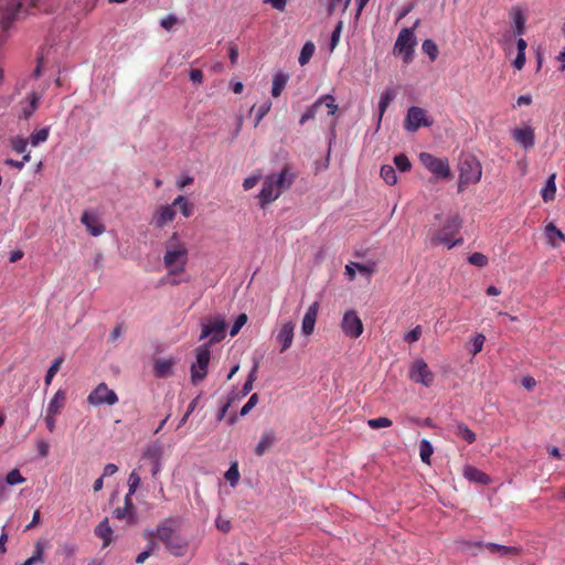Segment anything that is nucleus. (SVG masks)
<instances>
[{
	"label": "nucleus",
	"instance_id": "nucleus-53",
	"mask_svg": "<svg viewBox=\"0 0 565 565\" xmlns=\"http://www.w3.org/2000/svg\"><path fill=\"white\" fill-rule=\"evenodd\" d=\"M355 269H358L363 275L370 276L373 273H375V263H371V264L355 263Z\"/></svg>",
	"mask_w": 565,
	"mask_h": 565
},
{
	"label": "nucleus",
	"instance_id": "nucleus-1",
	"mask_svg": "<svg viewBox=\"0 0 565 565\" xmlns=\"http://www.w3.org/2000/svg\"><path fill=\"white\" fill-rule=\"evenodd\" d=\"M295 180V174L288 166H285L279 173H273L265 178L259 192V205L265 207L279 198L281 192L289 189Z\"/></svg>",
	"mask_w": 565,
	"mask_h": 565
},
{
	"label": "nucleus",
	"instance_id": "nucleus-59",
	"mask_svg": "<svg viewBox=\"0 0 565 565\" xmlns=\"http://www.w3.org/2000/svg\"><path fill=\"white\" fill-rule=\"evenodd\" d=\"M36 448H38L39 455L42 458H45L49 455L50 446L45 440H39L36 443Z\"/></svg>",
	"mask_w": 565,
	"mask_h": 565
},
{
	"label": "nucleus",
	"instance_id": "nucleus-58",
	"mask_svg": "<svg viewBox=\"0 0 565 565\" xmlns=\"http://www.w3.org/2000/svg\"><path fill=\"white\" fill-rule=\"evenodd\" d=\"M56 416L57 415H53V414H50V413L46 412V415L44 417V422H45L46 428L49 429L50 433H53L55 430Z\"/></svg>",
	"mask_w": 565,
	"mask_h": 565
},
{
	"label": "nucleus",
	"instance_id": "nucleus-50",
	"mask_svg": "<svg viewBox=\"0 0 565 565\" xmlns=\"http://www.w3.org/2000/svg\"><path fill=\"white\" fill-rule=\"evenodd\" d=\"M422 335V327L416 326L414 329H412L409 332H407L404 335V341L408 343H414L419 340Z\"/></svg>",
	"mask_w": 565,
	"mask_h": 565
},
{
	"label": "nucleus",
	"instance_id": "nucleus-37",
	"mask_svg": "<svg viewBox=\"0 0 565 565\" xmlns=\"http://www.w3.org/2000/svg\"><path fill=\"white\" fill-rule=\"evenodd\" d=\"M63 361H64L63 358L58 356L52 362L51 366L49 367V370L45 374V379H44L46 386H49L51 384L53 377L60 371V369L63 364Z\"/></svg>",
	"mask_w": 565,
	"mask_h": 565
},
{
	"label": "nucleus",
	"instance_id": "nucleus-63",
	"mask_svg": "<svg viewBox=\"0 0 565 565\" xmlns=\"http://www.w3.org/2000/svg\"><path fill=\"white\" fill-rule=\"evenodd\" d=\"M525 64V53L524 52H518V55L513 62V65L516 70H522Z\"/></svg>",
	"mask_w": 565,
	"mask_h": 565
},
{
	"label": "nucleus",
	"instance_id": "nucleus-47",
	"mask_svg": "<svg viewBox=\"0 0 565 565\" xmlns=\"http://www.w3.org/2000/svg\"><path fill=\"white\" fill-rule=\"evenodd\" d=\"M7 482L11 486L23 483L25 481V478L21 475V472L18 469H12L9 471L6 478Z\"/></svg>",
	"mask_w": 565,
	"mask_h": 565
},
{
	"label": "nucleus",
	"instance_id": "nucleus-18",
	"mask_svg": "<svg viewBox=\"0 0 565 565\" xmlns=\"http://www.w3.org/2000/svg\"><path fill=\"white\" fill-rule=\"evenodd\" d=\"M319 308H320L319 302L315 301L313 303H311L309 306V308L307 309V311L302 318L301 332L307 337L311 335L315 330Z\"/></svg>",
	"mask_w": 565,
	"mask_h": 565
},
{
	"label": "nucleus",
	"instance_id": "nucleus-45",
	"mask_svg": "<svg viewBox=\"0 0 565 565\" xmlns=\"http://www.w3.org/2000/svg\"><path fill=\"white\" fill-rule=\"evenodd\" d=\"M28 139L15 137L11 139V147L12 150H14L17 153H24L26 152L28 148Z\"/></svg>",
	"mask_w": 565,
	"mask_h": 565
},
{
	"label": "nucleus",
	"instance_id": "nucleus-46",
	"mask_svg": "<svg viewBox=\"0 0 565 565\" xmlns=\"http://www.w3.org/2000/svg\"><path fill=\"white\" fill-rule=\"evenodd\" d=\"M484 341H486V337L482 333L475 334V337L471 340V342H472L471 354L472 355H476L479 352H481Z\"/></svg>",
	"mask_w": 565,
	"mask_h": 565
},
{
	"label": "nucleus",
	"instance_id": "nucleus-49",
	"mask_svg": "<svg viewBox=\"0 0 565 565\" xmlns=\"http://www.w3.org/2000/svg\"><path fill=\"white\" fill-rule=\"evenodd\" d=\"M469 263L471 265L478 266V267H484L488 264V258L486 255L481 253H473L468 258Z\"/></svg>",
	"mask_w": 565,
	"mask_h": 565
},
{
	"label": "nucleus",
	"instance_id": "nucleus-38",
	"mask_svg": "<svg viewBox=\"0 0 565 565\" xmlns=\"http://www.w3.org/2000/svg\"><path fill=\"white\" fill-rule=\"evenodd\" d=\"M422 50L429 56L430 61H435L439 54L437 44L430 39H427L423 42Z\"/></svg>",
	"mask_w": 565,
	"mask_h": 565
},
{
	"label": "nucleus",
	"instance_id": "nucleus-43",
	"mask_svg": "<svg viewBox=\"0 0 565 565\" xmlns=\"http://www.w3.org/2000/svg\"><path fill=\"white\" fill-rule=\"evenodd\" d=\"M394 163H395L396 168L402 172L409 171L412 168V163H411L409 159L404 153H399V154L395 156Z\"/></svg>",
	"mask_w": 565,
	"mask_h": 565
},
{
	"label": "nucleus",
	"instance_id": "nucleus-52",
	"mask_svg": "<svg viewBox=\"0 0 565 565\" xmlns=\"http://www.w3.org/2000/svg\"><path fill=\"white\" fill-rule=\"evenodd\" d=\"M257 403L258 395L254 393L253 395H250L248 402L241 408V416L247 415Z\"/></svg>",
	"mask_w": 565,
	"mask_h": 565
},
{
	"label": "nucleus",
	"instance_id": "nucleus-30",
	"mask_svg": "<svg viewBox=\"0 0 565 565\" xmlns=\"http://www.w3.org/2000/svg\"><path fill=\"white\" fill-rule=\"evenodd\" d=\"M455 434L468 444H473L476 441V434L463 423H458L456 425Z\"/></svg>",
	"mask_w": 565,
	"mask_h": 565
},
{
	"label": "nucleus",
	"instance_id": "nucleus-10",
	"mask_svg": "<svg viewBox=\"0 0 565 565\" xmlns=\"http://www.w3.org/2000/svg\"><path fill=\"white\" fill-rule=\"evenodd\" d=\"M419 161L428 171L439 179H448L451 177L447 158H437L430 153L423 152L419 154Z\"/></svg>",
	"mask_w": 565,
	"mask_h": 565
},
{
	"label": "nucleus",
	"instance_id": "nucleus-29",
	"mask_svg": "<svg viewBox=\"0 0 565 565\" xmlns=\"http://www.w3.org/2000/svg\"><path fill=\"white\" fill-rule=\"evenodd\" d=\"M396 97V94L394 89L387 88L384 90L381 95L380 103H379V122H381L382 117L384 116L387 107L390 106L391 102L394 100Z\"/></svg>",
	"mask_w": 565,
	"mask_h": 565
},
{
	"label": "nucleus",
	"instance_id": "nucleus-33",
	"mask_svg": "<svg viewBox=\"0 0 565 565\" xmlns=\"http://www.w3.org/2000/svg\"><path fill=\"white\" fill-rule=\"evenodd\" d=\"M34 547H35L34 554L31 557H29L23 563V565H36V564L44 563V558H43L44 546H43V544L41 542H36Z\"/></svg>",
	"mask_w": 565,
	"mask_h": 565
},
{
	"label": "nucleus",
	"instance_id": "nucleus-15",
	"mask_svg": "<svg viewBox=\"0 0 565 565\" xmlns=\"http://www.w3.org/2000/svg\"><path fill=\"white\" fill-rule=\"evenodd\" d=\"M341 328L345 335L350 338H359L363 332V323L354 310L344 313Z\"/></svg>",
	"mask_w": 565,
	"mask_h": 565
},
{
	"label": "nucleus",
	"instance_id": "nucleus-64",
	"mask_svg": "<svg viewBox=\"0 0 565 565\" xmlns=\"http://www.w3.org/2000/svg\"><path fill=\"white\" fill-rule=\"evenodd\" d=\"M521 383H522L523 387L529 390V391L533 390L535 387V385H536V381L532 376H524V377H522Z\"/></svg>",
	"mask_w": 565,
	"mask_h": 565
},
{
	"label": "nucleus",
	"instance_id": "nucleus-44",
	"mask_svg": "<svg viewBox=\"0 0 565 565\" xmlns=\"http://www.w3.org/2000/svg\"><path fill=\"white\" fill-rule=\"evenodd\" d=\"M392 420L387 417H376L367 420L369 427L372 429H379L392 426Z\"/></svg>",
	"mask_w": 565,
	"mask_h": 565
},
{
	"label": "nucleus",
	"instance_id": "nucleus-42",
	"mask_svg": "<svg viewBox=\"0 0 565 565\" xmlns=\"http://www.w3.org/2000/svg\"><path fill=\"white\" fill-rule=\"evenodd\" d=\"M317 100H321V106L324 105L328 109V115L333 116L338 110V105L335 104V99L332 95L327 94L319 97Z\"/></svg>",
	"mask_w": 565,
	"mask_h": 565
},
{
	"label": "nucleus",
	"instance_id": "nucleus-13",
	"mask_svg": "<svg viewBox=\"0 0 565 565\" xmlns=\"http://www.w3.org/2000/svg\"><path fill=\"white\" fill-rule=\"evenodd\" d=\"M409 379L428 387L434 382V374L429 370L428 364L423 359H418L413 362L409 369Z\"/></svg>",
	"mask_w": 565,
	"mask_h": 565
},
{
	"label": "nucleus",
	"instance_id": "nucleus-12",
	"mask_svg": "<svg viewBox=\"0 0 565 565\" xmlns=\"http://www.w3.org/2000/svg\"><path fill=\"white\" fill-rule=\"evenodd\" d=\"M87 402L93 406L103 404L111 406L118 402V396L105 383H100L89 393Z\"/></svg>",
	"mask_w": 565,
	"mask_h": 565
},
{
	"label": "nucleus",
	"instance_id": "nucleus-26",
	"mask_svg": "<svg viewBox=\"0 0 565 565\" xmlns=\"http://www.w3.org/2000/svg\"><path fill=\"white\" fill-rule=\"evenodd\" d=\"M95 535L103 540V547H107L113 542V529L109 525L108 519L103 520L95 527Z\"/></svg>",
	"mask_w": 565,
	"mask_h": 565
},
{
	"label": "nucleus",
	"instance_id": "nucleus-57",
	"mask_svg": "<svg viewBox=\"0 0 565 565\" xmlns=\"http://www.w3.org/2000/svg\"><path fill=\"white\" fill-rule=\"evenodd\" d=\"M260 180V175H250L246 178L243 182V188L245 191L253 189Z\"/></svg>",
	"mask_w": 565,
	"mask_h": 565
},
{
	"label": "nucleus",
	"instance_id": "nucleus-6",
	"mask_svg": "<svg viewBox=\"0 0 565 565\" xmlns=\"http://www.w3.org/2000/svg\"><path fill=\"white\" fill-rule=\"evenodd\" d=\"M482 175V167L475 158L461 161L459 167L458 191L461 192L469 184H476Z\"/></svg>",
	"mask_w": 565,
	"mask_h": 565
},
{
	"label": "nucleus",
	"instance_id": "nucleus-32",
	"mask_svg": "<svg viewBox=\"0 0 565 565\" xmlns=\"http://www.w3.org/2000/svg\"><path fill=\"white\" fill-rule=\"evenodd\" d=\"M434 452L433 445L427 439L419 443V456L423 462L430 465V458Z\"/></svg>",
	"mask_w": 565,
	"mask_h": 565
},
{
	"label": "nucleus",
	"instance_id": "nucleus-5",
	"mask_svg": "<svg viewBox=\"0 0 565 565\" xmlns=\"http://www.w3.org/2000/svg\"><path fill=\"white\" fill-rule=\"evenodd\" d=\"M38 0H0V28L7 31L18 18L19 13L28 12L29 8L36 6Z\"/></svg>",
	"mask_w": 565,
	"mask_h": 565
},
{
	"label": "nucleus",
	"instance_id": "nucleus-35",
	"mask_svg": "<svg viewBox=\"0 0 565 565\" xmlns=\"http://www.w3.org/2000/svg\"><path fill=\"white\" fill-rule=\"evenodd\" d=\"M556 192V185H555V174H552L547 182L545 188L542 190V198L545 202L554 200Z\"/></svg>",
	"mask_w": 565,
	"mask_h": 565
},
{
	"label": "nucleus",
	"instance_id": "nucleus-28",
	"mask_svg": "<svg viewBox=\"0 0 565 565\" xmlns=\"http://www.w3.org/2000/svg\"><path fill=\"white\" fill-rule=\"evenodd\" d=\"M289 76L282 72H277L273 77L271 95L273 97H279L284 90Z\"/></svg>",
	"mask_w": 565,
	"mask_h": 565
},
{
	"label": "nucleus",
	"instance_id": "nucleus-21",
	"mask_svg": "<svg viewBox=\"0 0 565 565\" xmlns=\"http://www.w3.org/2000/svg\"><path fill=\"white\" fill-rule=\"evenodd\" d=\"M175 364V358L157 359L153 363L154 376L158 379H166L173 375V367Z\"/></svg>",
	"mask_w": 565,
	"mask_h": 565
},
{
	"label": "nucleus",
	"instance_id": "nucleus-9",
	"mask_svg": "<svg viewBox=\"0 0 565 565\" xmlns=\"http://www.w3.org/2000/svg\"><path fill=\"white\" fill-rule=\"evenodd\" d=\"M196 361L191 365V382L196 385L207 374L211 352L209 344H202L195 349Z\"/></svg>",
	"mask_w": 565,
	"mask_h": 565
},
{
	"label": "nucleus",
	"instance_id": "nucleus-27",
	"mask_svg": "<svg viewBox=\"0 0 565 565\" xmlns=\"http://www.w3.org/2000/svg\"><path fill=\"white\" fill-rule=\"evenodd\" d=\"M463 476L470 480L475 481L481 484H488L490 482V477L482 472L481 470L477 469L472 466H467L463 471Z\"/></svg>",
	"mask_w": 565,
	"mask_h": 565
},
{
	"label": "nucleus",
	"instance_id": "nucleus-48",
	"mask_svg": "<svg viewBox=\"0 0 565 565\" xmlns=\"http://www.w3.org/2000/svg\"><path fill=\"white\" fill-rule=\"evenodd\" d=\"M246 322H247V315L246 313L238 315V317L236 318L235 322L233 323V326L231 328V331H230L231 337H235L241 331V329L243 328V326Z\"/></svg>",
	"mask_w": 565,
	"mask_h": 565
},
{
	"label": "nucleus",
	"instance_id": "nucleus-55",
	"mask_svg": "<svg viewBox=\"0 0 565 565\" xmlns=\"http://www.w3.org/2000/svg\"><path fill=\"white\" fill-rule=\"evenodd\" d=\"M145 458H149L151 460H160L161 457V449L159 447H149L145 454Z\"/></svg>",
	"mask_w": 565,
	"mask_h": 565
},
{
	"label": "nucleus",
	"instance_id": "nucleus-62",
	"mask_svg": "<svg viewBox=\"0 0 565 565\" xmlns=\"http://www.w3.org/2000/svg\"><path fill=\"white\" fill-rule=\"evenodd\" d=\"M341 29H342V25H341V22L335 26V29L333 30L332 34H331V49L333 50L335 47V45L338 44L339 42V39H340V33H341Z\"/></svg>",
	"mask_w": 565,
	"mask_h": 565
},
{
	"label": "nucleus",
	"instance_id": "nucleus-60",
	"mask_svg": "<svg viewBox=\"0 0 565 565\" xmlns=\"http://www.w3.org/2000/svg\"><path fill=\"white\" fill-rule=\"evenodd\" d=\"M190 79L195 84H202L203 82V73L199 68H193L190 71Z\"/></svg>",
	"mask_w": 565,
	"mask_h": 565
},
{
	"label": "nucleus",
	"instance_id": "nucleus-3",
	"mask_svg": "<svg viewBox=\"0 0 565 565\" xmlns=\"http://www.w3.org/2000/svg\"><path fill=\"white\" fill-rule=\"evenodd\" d=\"M462 225V220L458 214H452L446 217L441 228L435 231L429 241L433 246L445 245L448 249L461 245L463 239L455 236L459 233Z\"/></svg>",
	"mask_w": 565,
	"mask_h": 565
},
{
	"label": "nucleus",
	"instance_id": "nucleus-61",
	"mask_svg": "<svg viewBox=\"0 0 565 565\" xmlns=\"http://www.w3.org/2000/svg\"><path fill=\"white\" fill-rule=\"evenodd\" d=\"M265 3H269L273 8L278 11H285L287 0H265Z\"/></svg>",
	"mask_w": 565,
	"mask_h": 565
},
{
	"label": "nucleus",
	"instance_id": "nucleus-31",
	"mask_svg": "<svg viewBox=\"0 0 565 565\" xmlns=\"http://www.w3.org/2000/svg\"><path fill=\"white\" fill-rule=\"evenodd\" d=\"M172 206H179L181 213L185 216V217H190L192 214H193V211H194V206L192 203H190L188 201L186 198L182 196V195H179L173 202H172Z\"/></svg>",
	"mask_w": 565,
	"mask_h": 565
},
{
	"label": "nucleus",
	"instance_id": "nucleus-54",
	"mask_svg": "<svg viewBox=\"0 0 565 565\" xmlns=\"http://www.w3.org/2000/svg\"><path fill=\"white\" fill-rule=\"evenodd\" d=\"M198 401H199V396L195 397L188 406V409L185 412V414L182 416V418L180 419L179 422V425L178 427H181L182 425H184L189 418V416L194 412L196 405H198Z\"/></svg>",
	"mask_w": 565,
	"mask_h": 565
},
{
	"label": "nucleus",
	"instance_id": "nucleus-11",
	"mask_svg": "<svg viewBox=\"0 0 565 565\" xmlns=\"http://www.w3.org/2000/svg\"><path fill=\"white\" fill-rule=\"evenodd\" d=\"M226 322L225 319L216 316L209 319V322L203 324L200 340L211 337L209 347L222 341L225 338Z\"/></svg>",
	"mask_w": 565,
	"mask_h": 565
},
{
	"label": "nucleus",
	"instance_id": "nucleus-14",
	"mask_svg": "<svg viewBox=\"0 0 565 565\" xmlns=\"http://www.w3.org/2000/svg\"><path fill=\"white\" fill-rule=\"evenodd\" d=\"M431 126V121L428 120L426 110L412 106L405 119V129L411 132L417 131L420 127H429Z\"/></svg>",
	"mask_w": 565,
	"mask_h": 565
},
{
	"label": "nucleus",
	"instance_id": "nucleus-16",
	"mask_svg": "<svg viewBox=\"0 0 565 565\" xmlns=\"http://www.w3.org/2000/svg\"><path fill=\"white\" fill-rule=\"evenodd\" d=\"M175 217V211L172 205H160L153 213L150 224L157 228L164 227L168 223L172 222Z\"/></svg>",
	"mask_w": 565,
	"mask_h": 565
},
{
	"label": "nucleus",
	"instance_id": "nucleus-24",
	"mask_svg": "<svg viewBox=\"0 0 565 565\" xmlns=\"http://www.w3.org/2000/svg\"><path fill=\"white\" fill-rule=\"evenodd\" d=\"M544 234H545L547 244L553 248L559 247L561 243L565 242V235L553 223H548L545 226Z\"/></svg>",
	"mask_w": 565,
	"mask_h": 565
},
{
	"label": "nucleus",
	"instance_id": "nucleus-40",
	"mask_svg": "<svg viewBox=\"0 0 565 565\" xmlns=\"http://www.w3.org/2000/svg\"><path fill=\"white\" fill-rule=\"evenodd\" d=\"M50 134L49 127L42 128L38 131H34L30 136V142L33 147L39 146L41 142H44L47 140Z\"/></svg>",
	"mask_w": 565,
	"mask_h": 565
},
{
	"label": "nucleus",
	"instance_id": "nucleus-56",
	"mask_svg": "<svg viewBox=\"0 0 565 565\" xmlns=\"http://www.w3.org/2000/svg\"><path fill=\"white\" fill-rule=\"evenodd\" d=\"M178 20L177 17L173 14H168L166 18H163L160 22L161 26L166 30H171L175 24Z\"/></svg>",
	"mask_w": 565,
	"mask_h": 565
},
{
	"label": "nucleus",
	"instance_id": "nucleus-41",
	"mask_svg": "<svg viewBox=\"0 0 565 565\" xmlns=\"http://www.w3.org/2000/svg\"><path fill=\"white\" fill-rule=\"evenodd\" d=\"M513 22H514V33L519 36L522 35L525 30V18L521 10L514 11Z\"/></svg>",
	"mask_w": 565,
	"mask_h": 565
},
{
	"label": "nucleus",
	"instance_id": "nucleus-17",
	"mask_svg": "<svg viewBox=\"0 0 565 565\" xmlns=\"http://www.w3.org/2000/svg\"><path fill=\"white\" fill-rule=\"evenodd\" d=\"M512 137L514 141L525 150L533 148L535 143L534 129L530 126L515 128L512 131Z\"/></svg>",
	"mask_w": 565,
	"mask_h": 565
},
{
	"label": "nucleus",
	"instance_id": "nucleus-22",
	"mask_svg": "<svg viewBox=\"0 0 565 565\" xmlns=\"http://www.w3.org/2000/svg\"><path fill=\"white\" fill-rule=\"evenodd\" d=\"M294 330L295 324L291 321L284 323L279 329L276 340L281 345L280 352H285L291 347L294 341Z\"/></svg>",
	"mask_w": 565,
	"mask_h": 565
},
{
	"label": "nucleus",
	"instance_id": "nucleus-4",
	"mask_svg": "<svg viewBox=\"0 0 565 565\" xmlns=\"http://www.w3.org/2000/svg\"><path fill=\"white\" fill-rule=\"evenodd\" d=\"M172 519L160 522L156 530V536L164 544L166 548L174 556H183L188 543L175 532Z\"/></svg>",
	"mask_w": 565,
	"mask_h": 565
},
{
	"label": "nucleus",
	"instance_id": "nucleus-34",
	"mask_svg": "<svg viewBox=\"0 0 565 565\" xmlns=\"http://www.w3.org/2000/svg\"><path fill=\"white\" fill-rule=\"evenodd\" d=\"M315 53V44L310 41L306 42L300 51L298 62L301 66L306 65Z\"/></svg>",
	"mask_w": 565,
	"mask_h": 565
},
{
	"label": "nucleus",
	"instance_id": "nucleus-2",
	"mask_svg": "<svg viewBox=\"0 0 565 565\" xmlns=\"http://www.w3.org/2000/svg\"><path fill=\"white\" fill-rule=\"evenodd\" d=\"M188 260V248L184 243L178 239V234L173 233L166 244L163 263L170 275L181 274L185 269Z\"/></svg>",
	"mask_w": 565,
	"mask_h": 565
},
{
	"label": "nucleus",
	"instance_id": "nucleus-36",
	"mask_svg": "<svg viewBox=\"0 0 565 565\" xmlns=\"http://www.w3.org/2000/svg\"><path fill=\"white\" fill-rule=\"evenodd\" d=\"M381 178L390 185H394L397 182L396 171L390 164L382 166Z\"/></svg>",
	"mask_w": 565,
	"mask_h": 565
},
{
	"label": "nucleus",
	"instance_id": "nucleus-20",
	"mask_svg": "<svg viewBox=\"0 0 565 565\" xmlns=\"http://www.w3.org/2000/svg\"><path fill=\"white\" fill-rule=\"evenodd\" d=\"M465 545L467 546H477V547H482L484 546L487 550H489L491 553H498L500 554L501 556H508V555H519L521 550L519 547H515V546H505V545H500V544H495V543H487V544H483L482 542H476V543H470V542H463Z\"/></svg>",
	"mask_w": 565,
	"mask_h": 565
},
{
	"label": "nucleus",
	"instance_id": "nucleus-19",
	"mask_svg": "<svg viewBox=\"0 0 565 565\" xmlns=\"http://www.w3.org/2000/svg\"><path fill=\"white\" fill-rule=\"evenodd\" d=\"M81 222L86 226L87 231L93 236H99L106 230L99 217L95 213L88 211L83 213Z\"/></svg>",
	"mask_w": 565,
	"mask_h": 565
},
{
	"label": "nucleus",
	"instance_id": "nucleus-51",
	"mask_svg": "<svg viewBox=\"0 0 565 565\" xmlns=\"http://www.w3.org/2000/svg\"><path fill=\"white\" fill-rule=\"evenodd\" d=\"M225 478L226 480H228L233 486L235 483H237L238 481V478H239V473H238V469H237V465L234 463L231 466V468L226 471L225 473Z\"/></svg>",
	"mask_w": 565,
	"mask_h": 565
},
{
	"label": "nucleus",
	"instance_id": "nucleus-39",
	"mask_svg": "<svg viewBox=\"0 0 565 565\" xmlns=\"http://www.w3.org/2000/svg\"><path fill=\"white\" fill-rule=\"evenodd\" d=\"M321 107V100H316L311 106H309L306 111L301 115L299 124L302 126L308 120L313 119L319 108Z\"/></svg>",
	"mask_w": 565,
	"mask_h": 565
},
{
	"label": "nucleus",
	"instance_id": "nucleus-23",
	"mask_svg": "<svg viewBox=\"0 0 565 565\" xmlns=\"http://www.w3.org/2000/svg\"><path fill=\"white\" fill-rule=\"evenodd\" d=\"M276 443V434L273 429H265L255 447V455L262 457Z\"/></svg>",
	"mask_w": 565,
	"mask_h": 565
},
{
	"label": "nucleus",
	"instance_id": "nucleus-25",
	"mask_svg": "<svg viewBox=\"0 0 565 565\" xmlns=\"http://www.w3.org/2000/svg\"><path fill=\"white\" fill-rule=\"evenodd\" d=\"M67 394L65 390H58L50 399L46 412L53 415H58L65 407Z\"/></svg>",
	"mask_w": 565,
	"mask_h": 565
},
{
	"label": "nucleus",
	"instance_id": "nucleus-7",
	"mask_svg": "<svg viewBox=\"0 0 565 565\" xmlns=\"http://www.w3.org/2000/svg\"><path fill=\"white\" fill-rule=\"evenodd\" d=\"M416 44L413 29L404 28L396 39L393 53L395 55H403L404 63L408 64L413 61Z\"/></svg>",
	"mask_w": 565,
	"mask_h": 565
},
{
	"label": "nucleus",
	"instance_id": "nucleus-8",
	"mask_svg": "<svg viewBox=\"0 0 565 565\" xmlns=\"http://www.w3.org/2000/svg\"><path fill=\"white\" fill-rule=\"evenodd\" d=\"M140 477L136 471H132L128 478V493L126 494V509H115L113 514L118 520H127L132 523L136 519V509L132 503V494L136 492L140 484Z\"/></svg>",
	"mask_w": 565,
	"mask_h": 565
}]
</instances>
